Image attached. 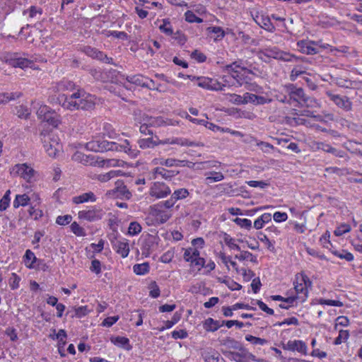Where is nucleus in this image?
<instances>
[{
  "label": "nucleus",
  "mask_w": 362,
  "mask_h": 362,
  "mask_svg": "<svg viewBox=\"0 0 362 362\" xmlns=\"http://www.w3.org/2000/svg\"><path fill=\"white\" fill-rule=\"evenodd\" d=\"M318 302L321 305H327L337 306V307L343 306V303L339 300H325V299L320 298L318 300Z\"/></svg>",
  "instance_id": "nucleus-55"
},
{
  "label": "nucleus",
  "mask_w": 362,
  "mask_h": 362,
  "mask_svg": "<svg viewBox=\"0 0 362 362\" xmlns=\"http://www.w3.org/2000/svg\"><path fill=\"white\" fill-rule=\"evenodd\" d=\"M104 214L101 209L93 206L88 210L80 211L78 217L81 220L92 222L101 219Z\"/></svg>",
  "instance_id": "nucleus-6"
},
{
  "label": "nucleus",
  "mask_w": 362,
  "mask_h": 362,
  "mask_svg": "<svg viewBox=\"0 0 362 362\" xmlns=\"http://www.w3.org/2000/svg\"><path fill=\"white\" fill-rule=\"evenodd\" d=\"M133 270L138 275L145 274L149 271V264L147 262L135 264L133 267Z\"/></svg>",
  "instance_id": "nucleus-33"
},
{
  "label": "nucleus",
  "mask_w": 362,
  "mask_h": 362,
  "mask_svg": "<svg viewBox=\"0 0 362 362\" xmlns=\"http://www.w3.org/2000/svg\"><path fill=\"white\" fill-rule=\"evenodd\" d=\"M272 220V215L269 213L262 214L254 222V227L256 229H261L264 227L265 223L270 222Z\"/></svg>",
  "instance_id": "nucleus-24"
},
{
  "label": "nucleus",
  "mask_w": 362,
  "mask_h": 362,
  "mask_svg": "<svg viewBox=\"0 0 362 362\" xmlns=\"http://www.w3.org/2000/svg\"><path fill=\"white\" fill-rule=\"evenodd\" d=\"M109 144H115L117 145V149H110V151H124L127 153L131 150L129 143L127 140L124 141L122 144L116 142H109Z\"/></svg>",
  "instance_id": "nucleus-37"
},
{
  "label": "nucleus",
  "mask_w": 362,
  "mask_h": 362,
  "mask_svg": "<svg viewBox=\"0 0 362 362\" xmlns=\"http://www.w3.org/2000/svg\"><path fill=\"white\" fill-rule=\"evenodd\" d=\"M180 320V317L175 313L170 320H167L165 322V326L160 329V331H163L165 329H169L176 324Z\"/></svg>",
  "instance_id": "nucleus-51"
},
{
  "label": "nucleus",
  "mask_w": 362,
  "mask_h": 362,
  "mask_svg": "<svg viewBox=\"0 0 362 362\" xmlns=\"http://www.w3.org/2000/svg\"><path fill=\"white\" fill-rule=\"evenodd\" d=\"M150 286V296L153 298H158L160 296V289L156 283L155 281L152 282Z\"/></svg>",
  "instance_id": "nucleus-60"
},
{
  "label": "nucleus",
  "mask_w": 362,
  "mask_h": 362,
  "mask_svg": "<svg viewBox=\"0 0 362 362\" xmlns=\"http://www.w3.org/2000/svg\"><path fill=\"white\" fill-rule=\"evenodd\" d=\"M221 325L218 324V321L214 320L212 318L209 317L206 319L204 323V327L206 331L215 332L216 331Z\"/></svg>",
  "instance_id": "nucleus-29"
},
{
  "label": "nucleus",
  "mask_w": 362,
  "mask_h": 362,
  "mask_svg": "<svg viewBox=\"0 0 362 362\" xmlns=\"http://www.w3.org/2000/svg\"><path fill=\"white\" fill-rule=\"evenodd\" d=\"M111 341L116 345L124 346L129 344V339L124 337H116L111 338Z\"/></svg>",
  "instance_id": "nucleus-53"
},
{
  "label": "nucleus",
  "mask_w": 362,
  "mask_h": 362,
  "mask_svg": "<svg viewBox=\"0 0 362 362\" xmlns=\"http://www.w3.org/2000/svg\"><path fill=\"white\" fill-rule=\"evenodd\" d=\"M349 334L347 330H339V336L334 340V344H341L349 338Z\"/></svg>",
  "instance_id": "nucleus-50"
},
{
  "label": "nucleus",
  "mask_w": 362,
  "mask_h": 362,
  "mask_svg": "<svg viewBox=\"0 0 362 362\" xmlns=\"http://www.w3.org/2000/svg\"><path fill=\"white\" fill-rule=\"evenodd\" d=\"M95 97L86 93L83 90H78L70 95H62L58 100L62 106L69 110H90L95 107Z\"/></svg>",
  "instance_id": "nucleus-1"
},
{
  "label": "nucleus",
  "mask_w": 362,
  "mask_h": 362,
  "mask_svg": "<svg viewBox=\"0 0 362 362\" xmlns=\"http://www.w3.org/2000/svg\"><path fill=\"white\" fill-rule=\"evenodd\" d=\"M88 201L92 202L96 201L95 195L92 192L83 193L81 195L73 197V202L77 204L87 202Z\"/></svg>",
  "instance_id": "nucleus-21"
},
{
  "label": "nucleus",
  "mask_w": 362,
  "mask_h": 362,
  "mask_svg": "<svg viewBox=\"0 0 362 362\" xmlns=\"http://www.w3.org/2000/svg\"><path fill=\"white\" fill-rule=\"evenodd\" d=\"M50 111V108L47 105H41L37 111V115L39 119L44 121L45 117H47V115H48Z\"/></svg>",
  "instance_id": "nucleus-41"
},
{
  "label": "nucleus",
  "mask_w": 362,
  "mask_h": 362,
  "mask_svg": "<svg viewBox=\"0 0 362 362\" xmlns=\"http://www.w3.org/2000/svg\"><path fill=\"white\" fill-rule=\"evenodd\" d=\"M284 350L298 351L304 355L307 354V346L305 342L301 340H289L286 344H282Z\"/></svg>",
  "instance_id": "nucleus-11"
},
{
  "label": "nucleus",
  "mask_w": 362,
  "mask_h": 362,
  "mask_svg": "<svg viewBox=\"0 0 362 362\" xmlns=\"http://www.w3.org/2000/svg\"><path fill=\"white\" fill-rule=\"evenodd\" d=\"M72 220L71 215L59 216L57 218L56 223L61 226H65L69 223Z\"/></svg>",
  "instance_id": "nucleus-56"
},
{
  "label": "nucleus",
  "mask_w": 362,
  "mask_h": 362,
  "mask_svg": "<svg viewBox=\"0 0 362 362\" xmlns=\"http://www.w3.org/2000/svg\"><path fill=\"white\" fill-rule=\"evenodd\" d=\"M10 173L13 176H18L28 182H31L36 172L27 163H18L12 167Z\"/></svg>",
  "instance_id": "nucleus-4"
},
{
  "label": "nucleus",
  "mask_w": 362,
  "mask_h": 362,
  "mask_svg": "<svg viewBox=\"0 0 362 362\" xmlns=\"http://www.w3.org/2000/svg\"><path fill=\"white\" fill-rule=\"evenodd\" d=\"M234 221L237 225L240 226L241 228H244L246 229H250L252 228V222L250 220L247 218H236Z\"/></svg>",
  "instance_id": "nucleus-46"
},
{
  "label": "nucleus",
  "mask_w": 362,
  "mask_h": 362,
  "mask_svg": "<svg viewBox=\"0 0 362 362\" xmlns=\"http://www.w3.org/2000/svg\"><path fill=\"white\" fill-rule=\"evenodd\" d=\"M319 42H315L314 41L301 40L297 43V46L303 54H315L319 52L318 49L315 46Z\"/></svg>",
  "instance_id": "nucleus-13"
},
{
  "label": "nucleus",
  "mask_w": 362,
  "mask_h": 362,
  "mask_svg": "<svg viewBox=\"0 0 362 362\" xmlns=\"http://www.w3.org/2000/svg\"><path fill=\"white\" fill-rule=\"evenodd\" d=\"M30 199V197L26 194H18L13 201V207L25 206L28 204Z\"/></svg>",
  "instance_id": "nucleus-25"
},
{
  "label": "nucleus",
  "mask_w": 362,
  "mask_h": 362,
  "mask_svg": "<svg viewBox=\"0 0 362 362\" xmlns=\"http://www.w3.org/2000/svg\"><path fill=\"white\" fill-rule=\"evenodd\" d=\"M223 283L232 291H239L242 286L233 280H225Z\"/></svg>",
  "instance_id": "nucleus-58"
},
{
  "label": "nucleus",
  "mask_w": 362,
  "mask_h": 362,
  "mask_svg": "<svg viewBox=\"0 0 362 362\" xmlns=\"http://www.w3.org/2000/svg\"><path fill=\"white\" fill-rule=\"evenodd\" d=\"M235 258L240 261L250 260L252 262H257V257L248 251H240L239 255H235Z\"/></svg>",
  "instance_id": "nucleus-30"
},
{
  "label": "nucleus",
  "mask_w": 362,
  "mask_h": 362,
  "mask_svg": "<svg viewBox=\"0 0 362 362\" xmlns=\"http://www.w3.org/2000/svg\"><path fill=\"white\" fill-rule=\"evenodd\" d=\"M305 94L303 88H293L290 92V100L297 102L300 105V102L305 98Z\"/></svg>",
  "instance_id": "nucleus-23"
},
{
  "label": "nucleus",
  "mask_w": 362,
  "mask_h": 362,
  "mask_svg": "<svg viewBox=\"0 0 362 362\" xmlns=\"http://www.w3.org/2000/svg\"><path fill=\"white\" fill-rule=\"evenodd\" d=\"M335 256L339 257L341 259H345L346 261L351 262L354 259V256L351 253L343 250L341 252L338 251L333 252Z\"/></svg>",
  "instance_id": "nucleus-52"
},
{
  "label": "nucleus",
  "mask_w": 362,
  "mask_h": 362,
  "mask_svg": "<svg viewBox=\"0 0 362 362\" xmlns=\"http://www.w3.org/2000/svg\"><path fill=\"white\" fill-rule=\"evenodd\" d=\"M116 198L129 199L132 197V192L129 190L123 181L117 180L115 182V187L112 191L109 192Z\"/></svg>",
  "instance_id": "nucleus-9"
},
{
  "label": "nucleus",
  "mask_w": 362,
  "mask_h": 362,
  "mask_svg": "<svg viewBox=\"0 0 362 362\" xmlns=\"http://www.w3.org/2000/svg\"><path fill=\"white\" fill-rule=\"evenodd\" d=\"M88 149L93 151H110V149H117V145L115 144H109V142L103 141L99 142L96 141H92L86 144Z\"/></svg>",
  "instance_id": "nucleus-12"
},
{
  "label": "nucleus",
  "mask_w": 362,
  "mask_h": 362,
  "mask_svg": "<svg viewBox=\"0 0 362 362\" xmlns=\"http://www.w3.org/2000/svg\"><path fill=\"white\" fill-rule=\"evenodd\" d=\"M189 194V193L187 189L181 188L175 190L171 196L173 199H174V200L177 202L178 200L187 197Z\"/></svg>",
  "instance_id": "nucleus-34"
},
{
  "label": "nucleus",
  "mask_w": 362,
  "mask_h": 362,
  "mask_svg": "<svg viewBox=\"0 0 362 362\" xmlns=\"http://www.w3.org/2000/svg\"><path fill=\"white\" fill-rule=\"evenodd\" d=\"M10 190H7L4 194V196L2 197V199L0 200V211H3L7 209L9 204L10 198Z\"/></svg>",
  "instance_id": "nucleus-47"
},
{
  "label": "nucleus",
  "mask_w": 362,
  "mask_h": 362,
  "mask_svg": "<svg viewBox=\"0 0 362 362\" xmlns=\"http://www.w3.org/2000/svg\"><path fill=\"white\" fill-rule=\"evenodd\" d=\"M71 231L77 236H85V230L81 227L76 222H74L71 225Z\"/></svg>",
  "instance_id": "nucleus-45"
},
{
  "label": "nucleus",
  "mask_w": 362,
  "mask_h": 362,
  "mask_svg": "<svg viewBox=\"0 0 362 362\" xmlns=\"http://www.w3.org/2000/svg\"><path fill=\"white\" fill-rule=\"evenodd\" d=\"M140 123L144 122L149 127H160L162 125H175V122L172 119L164 120L161 117H151L148 115L144 114L139 120Z\"/></svg>",
  "instance_id": "nucleus-7"
},
{
  "label": "nucleus",
  "mask_w": 362,
  "mask_h": 362,
  "mask_svg": "<svg viewBox=\"0 0 362 362\" xmlns=\"http://www.w3.org/2000/svg\"><path fill=\"white\" fill-rule=\"evenodd\" d=\"M159 29L167 35H172L173 30L170 22L164 20L163 23L159 26Z\"/></svg>",
  "instance_id": "nucleus-49"
},
{
  "label": "nucleus",
  "mask_w": 362,
  "mask_h": 362,
  "mask_svg": "<svg viewBox=\"0 0 362 362\" xmlns=\"http://www.w3.org/2000/svg\"><path fill=\"white\" fill-rule=\"evenodd\" d=\"M138 143L141 148H153L158 145L156 137L140 139Z\"/></svg>",
  "instance_id": "nucleus-28"
},
{
  "label": "nucleus",
  "mask_w": 362,
  "mask_h": 362,
  "mask_svg": "<svg viewBox=\"0 0 362 362\" xmlns=\"http://www.w3.org/2000/svg\"><path fill=\"white\" fill-rule=\"evenodd\" d=\"M20 280L21 279L18 275H16L15 273L12 274L9 282L10 286L11 287L12 289H16L18 287Z\"/></svg>",
  "instance_id": "nucleus-62"
},
{
  "label": "nucleus",
  "mask_w": 362,
  "mask_h": 362,
  "mask_svg": "<svg viewBox=\"0 0 362 362\" xmlns=\"http://www.w3.org/2000/svg\"><path fill=\"white\" fill-rule=\"evenodd\" d=\"M258 54L260 58H262V56H265L284 62H297L298 60L297 57L290 53L281 51L276 47L260 49Z\"/></svg>",
  "instance_id": "nucleus-2"
},
{
  "label": "nucleus",
  "mask_w": 362,
  "mask_h": 362,
  "mask_svg": "<svg viewBox=\"0 0 362 362\" xmlns=\"http://www.w3.org/2000/svg\"><path fill=\"white\" fill-rule=\"evenodd\" d=\"M245 339L253 344L263 345L267 343V340L264 339L256 337L252 335H247Z\"/></svg>",
  "instance_id": "nucleus-54"
},
{
  "label": "nucleus",
  "mask_w": 362,
  "mask_h": 362,
  "mask_svg": "<svg viewBox=\"0 0 362 362\" xmlns=\"http://www.w3.org/2000/svg\"><path fill=\"white\" fill-rule=\"evenodd\" d=\"M326 95L329 97L335 105L344 112H350L352 110L353 104L349 97L334 94L331 91H327Z\"/></svg>",
  "instance_id": "nucleus-5"
},
{
  "label": "nucleus",
  "mask_w": 362,
  "mask_h": 362,
  "mask_svg": "<svg viewBox=\"0 0 362 362\" xmlns=\"http://www.w3.org/2000/svg\"><path fill=\"white\" fill-rule=\"evenodd\" d=\"M251 141H255L256 145L260 146L261 149L266 153L269 152V149L274 148V146L270 144L269 143L264 141H257L253 137H250V141H249L248 142L250 143Z\"/></svg>",
  "instance_id": "nucleus-39"
},
{
  "label": "nucleus",
  "mask_w": 362,
  "mask_h": 362,
  "mask_svg": "<svg viewBox=\"0 0 362 362\" xmlns=\"http://www.w3.org/2000/svg\"><path fill=\"white\" fill-rule=\"evenodd\" d=\"M351 230V226L349 224L343 223L341 224L336 230L334 233L336 236H341L343 234L348 233Z\"/></svg>",
  "instance_id": "nucleus-42"
},
{
  "label": "nucleus",
  "mask_w": 362,
  "mask_h": 362,
  "mask_svg": "<svg viewBox=\"0 0 362 362\" xmlns=\"http://www.w3.org/2000/svg\"><path fill=\"white\" fill-rule=\"evenodd\" d=\"M25 264L30 268H33V264L36 262L37 258L35 254L30 250H27L25 254Z\"/></svg>",
  "instance_id": "nucleus-31"
},
{
  "label": "nucleus",
  "mask_w": 362,
  "mask_h": 362,
  "mask_svg": "<svg viewBox=\"0 0 362 362\" xmlns=\"http://www.w3.org/2000/svg\"><path fill=\"white\" fill-rule=\"evenodd\" d=\"M199 255V252L195 248L186 250L184 254V258L187 262H192Z\"/></svg>",
  "instance_id": "nucleus-35"
},
{
  "label": "nucleus",
  "mask_w": 362,
  "mask_h": 362,
  "mask_svg": "<svg viewBox=\"0 0 362 362\" xmlns=\"http://www.w3.org/2000/svg\"><path fill=\"white\" fill-rule=\"evenodd\" d=\"M244 104L251 103L255 105H262L267 103V99L264 97L259 96L252 93H245L243 95Z\"/></svg>",
  "instance_id": "nucleus-20"
},
{
  "label": "nucleus",
  "mask_w": 362,
  "mask_h": 362,
  "mask_svg": "<svg viewBox=\"0 0 362 362\" xmlns=\"http://www.w3.org/2000/svg\"><path fill=\"white\" fill-rule=\"evenodd\" d=\"M209 174L211 176L206 177V180L207 183H211V182H218L223 180L224 179V175L221 172H210Z\"/></svg>",
  "instance_id": "nucleus-36"
},
{
  "label": "nucleus",
  "mask_w": 362,
  "mask_h": 362,
  "mask_svg": "<svg viewBox=\"0 0 362 362\" xmlns=\"http://www.w3.org/2000/svg\"><path fill=\"white\" fill-rule=\"evenodd\" d=\"M6 62L13 67H19L22 69L34 66L33 62L22 57H10L6 59Z\"/></svg>",
  "instance_id": "nucleus-14"
},
{
  "label": "nucleus",
  "mask_w": 362,
  "mask_h": 362,
  "mask_svg": "<svg viewBox=\"0 0 362 362\" xmlns=\"http://www.w3.org/2000/svg\"><path fill=\"white\" fill-rule=\"evenodd\" d=\"M273 218L276 222H282L288 218V215L285 212L277 211L274 214Z\"/></svg>",
  "instance_id": "nucleus-61"
},
{
  "label": "nucleus",
  "mask_w": 362,
  "mask_h": 362,
  "mask_svg": "<svg viewBox=\"0 0 362 362\" xmlns=\"http://www.w3.org/2000/svg\"><path fill=\"white\" fill-rule=\"evenodd\" d=\"M141 231V225L136 222H131L128 228V233L131 235L139 234Z\"/></svg>",
  "instance_id": "nucleus-38"
},
{
  "label": "nucleus",
  "mask_w": 362,
  "mask_h": 362,
  "mask_svg": "<svg viewBox=\"0 0 362 362\" xmlns=\"http://www.w3.org/2000/svg\"><path fill=\"white\" fill-rule=\"evenodd\" d=\"M185 20L189 23H202L203 20L197 17L192 11H187L185 14Z\"/></svg>",
  "instance_id": "nucleus-43"
},
{
  "label": "nucleus",
  "mask_w": 362,
  "mask_h": 362,
  "mask_svg": "<svg viewBox=\"0 0 362 362\" xmlns=\"http://www.w3.org/2000/svg\"><path fill=\"white\" fill-rule=\"evenodd\" d=\"M90 269L93 272H95V274H98L100 273L101 272V269H100V262L99 260L98 259H93L92 262H91V267L90 268Z\"/></svg>",
  "instance_id": "nucleus-64"
},
{
  "label": "nucleus",
  "mask_w": 362,
  "mask_h": 362,
  "mask_svg": "<svg viewBox=\"0 0 362 362\" xmlns=\"http://www.w3.org/2000/svg\"><path fill=\"white\" fill-rule=\"evenodd\" d=\"M119 170H111L105 174H100L97 176V179L100 182H107L112 178L118 175Z\"/></svg>",
  "instance_id": "nucleus-32"
},
{
  "label": "nucleus",
  "mask_w": 362,
  "mask_h": 362,
  "mask_svg": "<svg viewBox=\"0 0 362 362\" xmlns=\"http://www.w3.org/2000/svg\"><path fill=\"white\" fill-rule=\"evenodd\" d=\"M301 107H316L318 106L317 102L313 98L305 96V98L303 99V102H300Z\"/></svg>",
  "instance_id": "nucleus-40"
},
{
  "label": "nucleus",
  "mask_w": 362,
  "mask_h": 362,
  "mask_svg": "<svg viewBox=\"0 0 362 362\" xmlns=\"http://www.w3.org/2000/svg\"><path fill=\"white\" fill-rule=\"evenodd\" d=\"M294 288L298 296L299 294H303V296L300 298L301 300H305L308 297V291L306 289L303 282L300 281L299 275H296V281L294 283Z\"/></svg>",
  "instance_id": "nucleus-22"
},
{
  "label": "nucleus",
  "mask_w": 362,
  "mask_h": 362,
  "mask_svg": "<svg viewBox=\"0 0 362 362\" xmlns=\"http://www.w3.org/2000/svg\"><path fill=\"white\" fill-rule=\"evenodd\" d=\"M44 122H47L54 127H57L61 123L59 115H58L54 111L52 110L48 115H47V117H45Z\"/></svg>",
  "instance_id": "nucleus-26"
},
{
  "label": "nucleus",
  "mask_w": 362,
  "mask_h": 362,
  "mask_svg": "<svg viewBox=\"0 0 362 362\" xmlns=\"http://www.w3.org/2000/svg\"><path fill=\"white\" fill-rule=\"evenodd\" d=\"M152 210L153 215L160 223H165L172 216V214L169 211L160 209V205L154 206L153 208H152Z\"/></svg>",
  "instance_id": "nucleus-16"
},
{
  "label": "nucleus",
  "mask_w": 362,
  "mask_h": 362,
  "mask_svg": "<svg viewBox=\"0 0 362 362\" xmlns=\"http://www.w3.org/2000/svg\"><path fill=\"white\" fill-rule=\"evenodd\" d=\"M153 174L155 175H160L162 177L165 179L171 177L170 172L163 168H156L153 170Z\"/></svg>",
  "instance_id": "nucleus-57"
},
{
  "label": "nucleus",
  "mask_w": 362,
  "mask_h": 362,
  "mask_svg": "<svg viewBox=\"0 0 362 362\" xmlns=\"http://www.w3.org/2000/svg\"><path fill=\"white\" fill-rule=\"evenodd\" d=\"M117 254H119L122 258H125L128 256L129 252V245L127 239L123 238L121 240H116L113 245Z\"/></svg>",
  "instance_id": "nucleus-15"
},
{
  "label": "nucleus",
  "mask_w": 362,
  "mask_h": 362,
  "mask_svg": "<svg viewBox=\"0 0 362 362\" xmlns=\"http://www.w3.org/2000/svg\"><path fill=\"white\" fill-rule=\"evenodd\" d=\"M171 192L169 187L163 182H155L151 187L150 195L157 199L167 197Z\"/></svg>",
  "instance_id": "nucleus-10"
},
{
  "label": "nucleus",
  "mask_w": 362,
  "mask_h": 362,
  "mask_svg": "<svg viewBox=\"0 0 362 362\" xmlns=\"http://www.w3.org/2000/svg\"><path fill=\"white\" fill-rule=\"evenodd\" d=\"M41 136L44 148L48 156L55 157L60 148L57 137L52 133L42 134Z\"/></svg>",
  "instance_id": "nucleus-3"
},
{
  "label": "nucleus",
  "mask_w": 362,
  "mask_h": 362,
  "mask_svg": "<svg viewBox=\"0 0 362 362\" xmlns=\"http://www.w3.org/2000/svg\"><path fill=\"white\" fill-rule=\"evenodd\" d=\"M16 110V114L20 118H27L30 114L28 107L23 105H19L17 107Z\"/></svg>",
  "instance_id": "nucleus-48"
},
{
  "label": "nucleus",
  "mask_w": 362,
  "mask_h": 362,
  "mask_svg": "<svg viewBox=\"0 0 362 362\" xmlns=\"http://www.w3.org/2000/svg\"><path fill=\"white\" fill-rule=\"evenodd\" d=\"M27 12L29 13V16L32 18H35L37 20L40 19L41 15H42V9L37 8L35 6H31ZM24 13H26V11H24Z\"/></svg>",
  "instance_id": "nucleus-44"
},
{
  "label": "nucleus",
  "mask_w": 362,
  "mask_h": 362,
  "mask_svg": "<svg viewBox=\"0 0 362 362\" xmlns=\"http://www.w3.org/2000/svg\"><path fill=\"white\" fill-rule=\"evenodd\" d=\"M198 86L201 88L210 90H223V88L226 86L225 84L221 83L217 79L211 78H197Z\"/></svg>",
  "instance_id": "nucleus-8"
},
{
  "label": "nucleus",
  "mask_w": 362,
  "mask_h": 362,
  "mask_svg": "<svg viewBox=\"0 0 362 362\" xmlns=\"http://www.w3.org/2000/svg\"><path fill=\"white\" fill-rule=\"evenodd\" d=\"M20 93H0V105L6 104L11 100H14L20 98Z\"/></svg>",
  "instance_id": "nucleus-27"
},
{
  "label": "nucleus",
  "mask_w": 362,
  "mask_h": 362,
  "mask_svg": "<svg viewBox=\"0 0 362 362\" xmlns=\"http://www.w3.org/2000/svg\"><path fill=\"white\" fill-rule=\"evenodd\" d=\"M191 57L196 59L197 61H198L199 62H203L206 60V56L199 52L198 50H194V52H192V53L191 54Z\"/></svg>",
  "instance_id": "nucleus-63"
},
{
  "label": "nucleus",
  "mask_w": 362,
  "mask_h": 362,
  "mask_svg": "<svg viewBox=\"0 0 362 362\" xmlns=\"http://www.w3.org/2000/svg\"><path fill=\"white\" fill-rule=\"evenodd\" d=\"M253 19L261 28L269 32H274L275 30V27L271 23L269 18L257 14L255 16H253Z\"/></svg>",
  "instance_id": "nucleus-17"
},
{
  "label": "nucleus",
  "mask_w": 362,
  "mask_h": 362,
  "mask_svg": "<svg viewBox=\"0 0 362 362\" xmlns=\"http://www.w3.org/2000/svg\"><path fill=\"white\" fill-rule=\"evenodd\" d=\"M94 59H99L107 64H111L112 61V58L108 57L106 54L99 50H98L96 55H94Z\"/></svg>",
  "instance_id": "nucleus-59"
},
{
  "label": "nucleus",
  "mask_w": 362,
  "mask_h": 362,
  "mask_svg": "<svg viewBox=\"0 0 362 362\" xmlns=\"http://www.w3.org/2000/svg\"><path fill=\"white\" fill-rule=\"evenodd\" d=\"M343 146L352 154L362 156V144L349 140L343 144Z\"/></svg>",
  "instance_id": "nucleus-19"
},
{
  "label": "nucleus",
  "mask_w": 362,
  "mask_h": 362,
  "mask_svg": "<svg viewBox=\"0 0 362 362\" xmlns=\"http://www.w3.org/2000/svg\"><path fill=\"white\" fill-rule=\"evenodd\" d=\"M128 81L136 84V86H139L141 87H146L151 90L153 89V87H151V86L148 83V78L146 77H144L142 75H135L132 76H129L127 78Z\"/></svg>",
  "instance_id": "nucleus-18"
}]
</instances>
